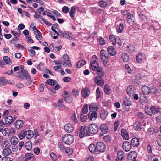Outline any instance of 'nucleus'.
Returning <instances> with one entry per match:
<instances>
[{
    "instance_id": "a18cd8bd",
    "label": "nucleus",
    "mask_w": 161,
    "mask_h": 161,
    "mask_svg": "<svg viewBox=\"0 0 161 161\" xmlns=\"http://www.w3.org/2000/svg\"><path fill=\"white\" fill-rule=\"evenodd\" d=\"M8 82V81L4 78L0 77V86H3Z\"/></svg>"
},
{
    "instance_id": "473e14b6",
    "label": "nucleus",
    "mask_w": 161,
    "mask_h": 161,
    "mask_svg": "<svg viewBox=\"0 0 161 161\" xmlns=\"http://www.w3.org/2000/svg\"><path fill=\"white\" fill-rule=\"evenodd\" d=\"M24 124L21 120H17L15 124V126L16 128L19 129L22 127Z\"/></svg>"
},
{
    "instance_id": "aec40b11",
    "label": "nucleus",
    "mask_w": 161,
    "mask_h": 161,
    "mask_svg": "<svg viewBox=\"0 0 161 161\" xmlns=\"http://www.w3.org/2000/svg\"><path fill=\"white\" fill-rule=\"evenodd\" d=\"M100 129L102 133L100 134V136H103V134L106 133L108 131V127L104 124H102L100 125Z\"/></svg>"
},
{
    "instance_id": "0eeeda50",
    "label": "nucleus",
    "mask_w": 161,
    "mask_h": 161,
    "mask_svg": "<svg viewBox=\"0 0 161 161\" xmlns=\"http://www.w3.org/2000/svg\"><path fill=\"white\" fill-rule=\"evenodd\" d=\"M123 104L122 105L123 108L124 109L125 111H128L129 110V108L128 107L125 109V106H129L131 104V102L130 100V99L127 97H124L123 99Z\"/></svg>"
},
{
    "instance_id": "6e6552de",
    "label": "nucleus",
    "mask_w": 161,
    "mask_h": 161,
    "mask_svg": "<svg viewBox=\"0 0 161 161\" xmlns=\"http://www.w3.org/2000/svg\"><path fill=\"white\" fill-rule=\"evenodd\" d=\"M15 130L12 128H6L3 130L2 133L5 136H8L12 134L15 133Z\"/></svg>"
},
{
    "instance_id": "49530a36",
    "label": "nucleus",
    "mask_w": 161,
    "mask_h": 161,
    "mask_svg": "<svg viewBox=\"0 0 161 161\" xmlns=\"http://www.w3.org/2000/svg\"><path fill=\"white\" fill-rule=\"evenodd\" d=\"M88 112V106L87 104H85L82 108L81 114H86Z\"/></svg>"
},
{
    "instance_id": "f704fd0d",
    "label": "nucleus",
    "mask_w": 161,
    "mask_h": 161,
    "mask_svg": "<svg viewBox=\"0 0 161 161\" xmlns=\"http://www.w3.org/2000/svg\"><path fill=\"white\" fill-rule=\"evenodd\" d=\"M108 113L106 111H102L100 113V117L101 119L103 120H104L106 119Z\"/></svg>"
},
{
    "instance_id": "1a4fd4ad",
    "label": "nucleus",
    "mask_w": 161,
    "mask_h": 161,
    "mask_svg": "<svg viewBox=\"0 0 161 161\" xmlns=\"http://www.w3.org/2000/svg\"><path fill=\"white\" fill-rule=\"evenodd\" d=\"M136 59L137 62L142 63L144 62L146 59L145 54L143 53H140L136 56Z\"/></svg>"
},
{
    "instance_id": "7ed1b4c3",
    "label": "nucleus",
    "mask_w": 161,
    "mask_h": 161,
    "mask_svg": "<svg viewBox=\"0 0 161 161\" xmlns=\"http://www.w3.org/2000/svg\"><path fill=\"white\" fill-rule=\"evenodd\" d=\"M88 129L86 126H81L80 129L79 130V136L80 138H82L84 136H89V132L88 130Z\"/></svg>"
},
{
    "instance_id": "f3484780",
    "label": "nucleus",
    "mask_w": 161,
    "mask_h": 161,
    "mask_svg": "<svg viewBox=\"0 0 161 161\" xmlns=\"http://www.w3.org/2000/svg\"><path fill=\"white\" fill-rule=\"evenodd\" d=\"M64 128L65 131L69 133L71 132L74 130L73 126L70 123L65 125Z\"/></svg>"
},
{
    "instance_id": "ddd939ff",
    "label": "nucleus",
    "mask_w": 161,
    "mask_h": 161,
    "mask_svg": "<svg viewBox=\"0 0 161 161\" xmlns=\"http://www.w3.org/2000/svg\"><path fill=\"white\" fill-rule=\"evenodd\" d=\"M110 41L112 43L113 45L114 44H117L119 46H120V41L118 40V42H117L118 38H115V36L114 35H111L109 37Z\"/></svg>"
},
{
    "instance_id": "423d86ee",
    "label": "nucleus",
    "mask_w": 161,
    "mask_h": 161,
    "mask_svg": "<svg viewBox=\"0 0 161 161\" xmlns=\"http://www.w3.org/2000/svg\"><path fill=\"white\" fill-rule=\"evenodd\" d=\"M99 128L98 126L95 124H90L88 127V132L90 133L95 134L98 131Z\"/></svg>"
},
{
    "instance_id": "c9c22d12",
    "label": "nucleus",
    "mask_w": 161,
    "mask_h": 161,
    "mask_svg": "<svg viewBox=\"0 0 161 161\" xmlns=\"http://www.w3.org/2000/svg\"><path fill=\"white\" fill-rule=\"evenodd\" d=\"M143 93H140L139 94V99L142 102H146V96Z\"/></svg>"
},
{
    "instance_id": "a211bd4d",
    "label": "nucleus",
    "mask_w": 161,
    "mask_h": 161,
    "mask_svg": "<svg viewBox=\"0 0 161 161\" xmlns=\"http://www.w3.org/2000/svg\"><path fill=\"white\" fill-rule=\"evenodd\" d=\"M62 37L68 39H73L72 33L70 32L69 31H67L64 32V34H62Z\"/></svg>"
},
{
    "instance_id": "864d4df0",
    "label": "nucleus",
    "mask_w": 161,
    "mask_h": 161,
    "mask_svg": "<svg viewBox=\"0 0 161 161\" xmlns=\"http://www.w3.org/2000/svg\"><path fill=\"white\" fill-rule=\"evenodd\" d=\"M139 16V17L140 19L142 21H145V20L146 19V18L145 15L143 14L139 13L138 14Z\"/></svg>"
},
{
    "instance_id": "603ef678",
    "label": "nucleus",
    "mask_w": 161,
    "mask_h": 161,
    "mask_svg": "<svg viewBox=\"0 0 161 161\" xmlns=\"http://www.w3.org/2000/svg\"><path fill=\"white\" fill-rule=\"evenodd\" d=\"M25 136V131H23L21 132L20 133L18 134V136L19 138L21 140L24 138Z\"/></svg>"
},
{
    "instance_id": "8fccbe9b",
    "label": "nucleus",
    "mask_w": 161,
    "mask_h": 161,
    "mask_svg": "<svg viewBox=\"0 0 161 161\" xmlns=\"http://www.w3.org/2000/svg\"><path fill=\"white\" fill-rule=\"evenodd\" d=\"M92 12L93 13H96L97 14H99L102 13V10L98 8H93Z\"/></svg>"
},
{
    "instance_id": "c756f323",
    "label": "nucleus",
    "mask_w": 161,
    "mask_h": 161,
    "mask_svg": "<svg viewBox=\"0 0 161 161\" xmlns=\"http://www.w3.org/2000/svg\"><path fill=\"white\" fill-rule=\"evenodd\" d=\"M76 12V8L74 6L72 7L71 8L69 12V15L72 19H73V18H74Z\"/></svg>"
},
{
    "instance_id": "37998d69",
    "label": "nucleus",
    "mask_w": 161,
    "mask_h": 161,
    "mask_svg": "<svg viewBox=\"0 0 161 161\" xmlns=\"http://www.w3.org/2000/svg\"><path fill=\"white\" fill-rule=\"evenodd\" d=\"M32 143L31 142H27L25 145L26 149L28 151L31 150L32 148Z\"/></svg>"
},
{
    "instance_id": "e2e57ef3",
    "label": "nucleus",
    "mask_w": 161,
    "mask_h": 161,
    "mask_svg": "<svg viewBox=\"0 0 161 161\" xmlns=\"http://www.w3.org/2000/svg\"><path fill=\"white\" fill-rule=\"evenodd\" d=\"M11 33L15 37V38L16 40H17V37L19 36V34L17 32H15L14 30H11Z\"/></svg>"
},
{
    "instance_id": "f257e3e1",
    "label": "nucleus",
    "mask_w": 161,
    "mask_h": 161,
    "mask_svg": "<svg viewBox=\"0 0 161 161\" xmlns=\"http://www.w3.org/2000/svg\"><path fill=\"white\" fill-rule=\"evenodd\" d=\"M142 90L144 94L147 95L154 94L158 92L157 89L156 87L153 86H148L145 85L142 86Z\"/></svg>"
},
{
    "instance_id": "ea45409f",
    "label": "nucleus",
    "mask_w": 161,
    "mask_h": 161,
    "mask_svg": "<svg viewBox=\"0 0 161 161\" xmlns=\"http://www.w3.org/2000/svg\"><path fill=\"white\" fill-rule=\"evenodd\" d=\"M3 59L5 63L4 64H8L11 65V61L10 58L7 56H4L3 57Z\"/></svg>"
},
{
    "instance_id": "680f3d73",
    "label": "nucleus",
    "mask_w": 161,
    "mask_h": 161,
    "mask_svg": "<svg viewBox=\"0 0 161 161\" xmlns=\"http://www.w3.org/2000/svg\"><path fill=\"white\" fill-rule=\"evenodd\" d=\"M34 153L36 155H38L39 154L40 152V150L39 147H37L34 149Z\"/></svg>"
},
{
    "instance_id": "13d9d810",
    "label": "nucleus",
    "mask_w": 161,
    "mask_h": 161,
    "mask_svg": "<svg viewBox=\"0 0 161 161\" xmlns=\"http://www.w3.org/2000/svg\"><path fill=\"white\" fill-rule=\"evenodd\" d=\"M120 122L119 121H115L114 123V130L115 131H116L117 129V128L118 127L119 125V124Z\"/></svg>"
},
{
    "instance_id": "69168bd1",
    "label": "nucleus",
    "mask_w": 161,
    "mask_h": 161,
    "mask_svg": "<svg viewBox=\"0 0 161 161\" xmlns=\"http://www.w3.org/2000/svg\"><path fill=\"white\" fill-rule=\"evenodd\" d=\"M2 161H12V158H11L5 157H3L2 159Z\"/></svg>"
},
{
    "instance_id": "6ab92c4d",
    "label": "nucleus",
    "mask_w": 161,
    "mask_h": 161,
    "mask_svg": "<svg viewBox=\"0 0 161 161\" xmlns=\"http://www.w3.org/2000/svg\"><path fill=\"white\" fill-rule=\"evenodd\" d=\"M135 130L137 131H141L142 129L141 123L139 121L136 122L133 125Z\"/></svg>"
},
{
    "instance_id": "c03bdc74",
    "label": "nucleus",
    "mask_w": 161,
    "mask_h": 161,
    "mask_svg": "<svg viewBox=\"0 0 161 161\" xmlns=\"http://www.w3.org/2000/svg\"><path fill=\"white\" fill-rule=\"evenodd\" d=\"M121 58L123 59V60L124 62H127L129 59V56L126 54L123 53L121 56Z\"/></svg>"
},
{
    "instance_id": "bb28decb",
    "label": "nucleus",
    "mask_w": 161,
    "mask_h": 161,
    "mask_svg": "<svg viewBox=\"0 0 161 161\" xmlns=\"http://www.w3.org/2000/svg\"><path fill=\"white\" fill-rule=\"evenodd\" d=\"M107 51L109 54L111 56L114 55L116 53L114 48L112 46H109L108 47Z\"/></svg>"
},
{
    "instance_id": "cd10ccee",
    "label": "nucleus",
    "mask_w": 161,
    "mask_h": 161,
    "mask_svg": "<svg viewBox=\"0 0 161 161\" xmlns=\"http://www.w3.org/2000/svg\"><path fill=\"white\" fill-rule=\"evenodd\" d=\"M34 135L33 132L31 130H29L25 132V136L27 139H30L32 138Z\"/></svg>"
},
{
    "instance_id": "7c9ffc66",
    "label": "nucleus",
    "mask_w": 161,
    "mask_h": 161,
    "mask_svg": "<svg viewBox=\"0 0 161 161\" xmlns=\"http://www.w3.org/2000/svg\"><path fill=\"white\" fill-rule=\"evenodd\" d=\"M88 149L89 151L92 153H95L96 152L97 150L96 149V145L94 144H91L89 146Z\"/></svg>"
},
{
    "instance_id": "052dcab7",
    "label": "nucleus",
    "mask_w": 161,
    "mask_h": 161,
    "mask_svg": "<svg viewBox=\"0 0 161 161\" xmlns=\"http://www.w3.org/2000/svg\"><path fill=\"white\" fill-rule=\"evenodd\" d=\"M69 8L67 6H64L63 7L62 10L64 13H66L69 10Z\"/></svg>"
},
{
    "instance_id": "5701e85b",
    "label": "nucleus",
    "mask_w": 161,
    "mask_h": 161,
    "mask_svg": "<svg viewBox=\"0 0 161 161\" xmlns=\"http://www.w3.org/2000/svg\"><path fill=\"white\" fill-rule=\"evenodd\" d=\"M121 136L124 139H128L129 138V134L126 129H121Z\"/></svg>"
},
{
    "instance_id": "58836bf2",
    "label": "nucleus",
    "mask_w": 161,
    "mask_h": 161,
    "mask_svg": "<svg viewBox=\"0 0 161 161\" xmlns=\"http://www.w3.org/2000/svg\"><path fill=\"white\" fill-rule=\"evenodd\" d=\"M5 121L6 123L8 124H10L13 122L14 120L13 118L11 116H8L6 117L5 119Z\"/></svg>"
},
{
    "instance_id": "79ce46f5",
    "label": "nucleus",
    "mask_w": 161,
    "mask_h": 161,
    "mask_svg": "<svg viewBox=\"0 0 161 161\" xmlns=\"http://www.w3.org/2000/svg\"><path fill=\"white\" fill-rule=\"evenodd\" d=\"M104 92L107 94L110 93L111 90L108 84H105L104 86Z\"/></svg>"
},
{
    "instance_id": "c85d7f7f",
    "label": "nucleus",
    "mask_w": 161,
    "mask_h": 161,
    "mask_svg": "<svg viewBox=\"0 0 161 161\" xmlns=\"http://www.w3.org/2000/svg\"><path fill=\"white\" fill-rule=\"evenodd\" d=\"M89 110L91 112H96L97 110V107L95 103H92L89 105Z\"/></svg>"
},
{
    "instance_id": "a878e982",
    "label": "nucleus",
    "mask_w": 161,
    "mask_h": 161,
    "mask_svg": "<svg viewBox=\"0 0 161 161\" xmlns=\"http://www.w3.org/2000/svg\"><path fill=\"white\" fill-rule=\"evenodd\" d=\"M97 117V115L96 112H92L90 114H89L88 116V119L91 121L95 120Z\"/></svg>"
},
{
    "instance_id": "09e8293b",
    "label": "nucleus",
    "mask_w": 161,
    "mask_h": 161,
    "mask_svg": "<svg viewBox=\"0 0 161 161\" xmlns=\"http://www.w3.org/2000/svg\"><path fill=\"white\" fill-rule=\"evenodd\" d=\"M97 42L101 45H104L105 44V42L103 38L100 37L97 39Z\"/></svg>"
},
{
    "instance_id": "9d476101",
    "label": "nucleus",
    "mask_w": 161,
    "mask_h": 161,
    "mask_svg": "<svg viewBox=\"0 0 161 161\" xmlns=\"http://www.w3.org/2000/svg\"><path fill=\"white\" fill-rule=\"evenodd\" d=\"M58 146L60 150L62 151H65V152L69 155L73 153V150H71L69 152H68V150H69V148L67 147L66 148L64 144L62 142H59L58 144Z\"/></svg>"
},
{
    "instance_id": "de8ad7c7",
    "label": "nucleus",
    "mask_w": 161,
    "mask_h": 161,
    "mask_svg": "<svg viewBox=\"0 0 161 161\" xmlns=\"http://www.w3.org/2000/svg\"><path fill=\"white\" fill-rule=\"evenodd\" d=\"M18 140L16 137H13L10 140L11 143L13 145H15L18 143Z\"/></svg>"
},
{
    "instance_id": "dca6fc26",
    "label": "nucleus",
    "mask_w": 161,
    "mask_h": 161,
    "mask_svg": "<svg viewBox=\"0 0 161 161\" xmlns=\"http://www.w3.org/2000/svg\"><path fill=\"white\" fill-rule=\"evenodd\" d=\"M94 81L95 83L99 86H102L104 84V80L99 76H96L95 77Z\"/></svg>"
},
{
    "instance_id": "393cba45",
    "label": "nucleus",
    "mask_w": 161,
    "mask_h": 161,
    "mask_svg": "<svg viewBox=\"0 0 161 161\" xmlns=\"http://www.w3.org/2000/svg\"><path fill=\"white\" fill-rule=\"evenodd\" d=\"M90 93V91L87 88H85L81 91V94L84 98H87Z\"/></svg>"
},
{
    "instance_id": "4c0bfd02",
    "label": "nucleus",
    "mask_w": 161,
    "mask_h": 161,
    "mask_svg": "<svg viewBox=\"0 0 161 161\" xmlns=\"http://www.w3.org/2000/svg\"><path fill=\"white\" fill-rule=\"evenodd\" d=\"M110 3H107L106 2L104 1L103 0L99 1L98 2L99 5L103 8H105L107 7L108 6V4Z\"/></svg>"
},
{
    "instance_id": "412c9836",
    "label": "nucleus",
    "mask_w": 161,
    "mask_h": 161,
    "mask_svg": "<svg viewBox=\"0 0 161 161\" xmlns=\"http://www.w3.org/2000/svg\"><path fill=\"white\" fill-rule=\"evenodd\" d=\"M131 144L134 147H136L139 144V141L138 139L136 137H135L131 139Z\"/></svg>"
},
{
    "instance_id": "6e6d98bb",
    "label": "nucleus",
    "mask_w": 161,
    "mask_h": 161,
    "mask_svg": "<svg viewBox=\"0 0 161 161\" xmlns=\"http://www.w3.org/2000/svg\"><path fill=\"white\" fill-rule=\"evenodd\" d=\"M96 98L98 99L100 97L101 95V93L99 89V88L98 87H97L96 89Z\"/></svg>"
},
{
    "instance_id": "4be33fe9",
    "label": "nucleus",
    "mask_w": 161,
    "mask_h": 161,
    "mask_svg": "<svg viewBox=\"0 0 161 161\" xmlns=\"http://www.w3.org/2000/svg\"><path fill=\"white\" fill-rule=\"evenodd\" d=\"M12 151L11 149L8 148H5L3 150L2 154L5 157H7L8 156L10 155Z\"/></svg>"
},
{
    "instance_id": "3c124183",
    "label": "nucleus",
    "mask_w": 161,
    "mask_h": 161,
    "mask_svg": "<svg viewBox=\"0 0 161 161\" xmlns=\"http://www.w3.org/2000/svg\"><path fill=\"white\" fill-rule=\"evenodd\" d=\"M64 100L67 103H69L72 101V98L71 96H68L67 97L65 96Z\"/></svg>"
},
{
    "instance_id": "338daca9",
    "label": "nucleus",
    "mask_w": 161,
    "mask_h": 161,
    "mask_svg": "<svg viewBox=\"0 0 161 161\" xmlns=\"http://www.w3.org/2000/svg\"><path fill=\"white\" fill-rule=\"evenodd\" d=\"M83 64L81 63V61H78L76 64V67L77 68H80L81 67H82L83 66L82 65Z\"/></svg>"
},
{
    "instance_id": "e433bc0d",
    "label": "nucleus",
    "mask_w": 161,
    "mask_h": 161,
    "mask_svg": "<svg viewBox=\"0 0 161 161\" xmlns=\"http://www.w3.org/2000/svg\"><path fill=\"white\" fill-rule=\"evenodd\" d=\"M150 109L152 112V114H155L159 112V110L157 108L154 106H152L151 107Z\"/></svg>"
},
{
    "instance_id": "4468645a",
    "label": "nucleus",
    "mask_w": 161,
    "mask_h": 161,
    "mask_svg": "<svg viewBox=\"0 0 161 161\" xmlns=\"http://www.w3.org/2000/svg\"><path fill=\"white\" fill-rule=\"evenodd\" d=\"M135 87L131 85L128 86L126 90L127 93L130 96L133 95L135 93Z\"/></svg>"
},
{
    "instance_id": "2f4dec72",
    "label": "nucleus",
    "mask_w": 161,
    "mask_h": 161,
    "mask_svg": "<svg viewBox=\"0 0 161 161\" xmlns=\"http://www.w3.org/2000/svg\"><path fill=\"white\" fill-rule=\"evenodd\" d=\"M102 68L100 67L98 68V69L96 70L97 74L98 75L97 76L100 77V78H102L104 75V73L103 71H102Z\"/></svg>"
},
{
    "instance_id": "0e129e2a",
    "label": "nucleus",
    "mask_w": 161,
    "mask_h": 161,
    "mask_svg": "<svg viewBox=\"0 0 161 161\" xmlns=\"http://www.w3.org/2000/svg\"><path fill=\"white\" fill-rule=\"evenodd\" d=\"M47 83L51 85H55V82L52 79H49L47 80Z\"/></svg>"
},
{
    "instance_id": "20e7f679",
    "label": "nucleus",
    "mask_w": 161,
    "mask_h": 161,
    "mask_svg": "<svg viewBox=\"0 0 161 161\" xmlns=\"http://www.w3.org/2000/svg\"><path fill=\"white\" fill-rule=\"evenodd\" d=\"M137 155V153L135 151H132L130 152L127 155L128 161H137L136 158Z\"/></svg>"
},
{
    "instance_id": "39448f33",
    "label": "nucleus",
    "mask_w": 161,
    "mask_h": 161,
    "mask_svg": "<svg viewBox=\"0 0 161 161\" xmlns=\"http://www.w3.org/2000/svg\"><path fill=\"white\" fill-rule=\"evenodd\" d=\"M106 149V146L102 142H97L96 144V149L97 151L100 153L104 152Z\"/></svg>"
},
{
    "instance_id": "f03ea898",
    "label": "nucleus",
    "mask_w": 161,
    "mask_h": 161,
    "mask_svg": "<svg viewBox=\"0 0 161 161\" xmlns=\"http://www.w3.org/2000/svg\"><path fill=\"white\" fill-rule=\"evenodd\" d=\"M74 137L70 134H67L64 135L62 137V141L65 144L70 145L74 141Z\"/></svg>"
},
{
    "instance_id": "774afa93",
    "label": "nucleus",
    "mask_w": 161,
    "mask_h": 161,
    "mask_svg": "<svg viewBox=\"0 0 161 161\" xmlns=\"http://www.w3.org/2000/svg\"><path fill=\"white\" fill-rule=\"evenodd\" d=\"M103 139L106 142H108L110 140V137L109 136H104Z\"/></svg>"
},
{
    "instance_id": "4d7b16f0",
    "label": "nucleus",
    "mask_w": 161,
    "mask_h": 161,
    "mask_svg": "<svg viewBox=\"0 0 161 161\" xmlns=\"http://www.w3.org/2000/svg\"><path fill=\"white\" fill-rule=\"evenodd\" d=\"M121 151L120 150L118 152L117 154V156L115 159V161H121Z\"/></svg>"
},
{
    "instance_id": "a19ab883",
    "label": "nucleus",
    "mask_w": 161,
    "mask_h": 161,
    "mask_svg": "<svg viewBox=\"0 0 161 161\" xmlns=\"http://www.w3.org/2000/svg\"><path fill=\"white\" fill-rule=\"evenodd\" d=\"M33 157V154L31 153H29L26 154L25 156V158L24 159L25 161H27L30 160Z\"/></svg>"
},
{
    "instance_id": "9b49d317",
    "label": "nucleus",
    "mask_w": 161,
    "mask_h": 161,
    "mask_svg": "<svg viewBox=\"0 0 161 161\" xmlns=\"http://www.w3.org/2000/svg\"><path fill=\"white\" fill-rule=\"evenodd\" d=\"M100 55L101 60L102 62L108 60V54L104 50H102L100 51Z\"/></svg>"
},
{
    "instance_id": "5fc2aeb1",
    "label": "nucleus",
    "mask_w": 161,
    "mask_h": 161,
    "mask_svg": "<svg viewBox=\"0 0 161 161\" xmlns=\"http://www.w3.org/2000/svg\"><path fill=\"white\" fill-rule=\"evenodd\" d=\"M83 114H81L80 115V120L82 122L85 121L87 119L86 116L84 115Z\"/></svg>"
},
{
    "instance_id": "72a5a7b5",
    "label": "nucleus",
    "mask_w": 161,
    "mask_h": 161,
    "mask_svg": "<svg viewBox=\"0 0 161 161\" xmlns=\"http://www.w3.org/2000/svg\"><path fill=\"white\" fill-rule=\"evenodd\" d=\"M126 50L129 53H132L135 50V47L133 45H129L127 47Z\"/></svg>"
},
{
    "instance_id": "bf43d9fd",
    "label": "nucleus",
    "mask_w": 161,
    "mask_h": 161,
    "mask_svg": "<svg viewBox=\"0 0 161 161\" xmlns=\"http://www.w3.org/2000/svg\"><path fill=\"white\" fill-rule=\"evenodd\" d=\"M50 158L53 161H55L57 159V158L54 153L53 152L51 153L50 154Z\"/></svg>"
},
{
    "instance_id": "f8f14e48",
    "label": "nucleus",
    "mask_w": 161,
    "mask_h": 161,
    "mask_svg": "<svg viewBox=\"0 0 161 161\" xmlns=\"http://www.w3.org/2000/svg\"><path fill=\"white\" fill-rule=\"evenodd\" d=\"M131 144L128 141L124 142L122 145V148L125 151L128 152L131 148Z\"/></svg>"
},
{
    "instance_id": "b1692460",
    "label": "nucleus",
    "mask_w": 161,
    "mask_h": 161,
    "mask_svg": "<svg viewBox=\"0 0 161 161\" xmlns=\"http://www.w3.org/2000/svg\"><path fill=\"white\" fill-rule=\"evenodd\" d=\"M135 18L133 15L132 14L128 15L127 18V22L130 24H132L134 22Z\"/></svg>"
},
{
    "instance_id": "2eb2a0df",
    "label": "nucleus",
    "mask_w": 161,
    "mask_h": 161,
    "mask_svg": "<svg viewBox=\"0 0 161 161\" xmlns=\"http://www.w3.org/2000/svg\"><path fill=\"white\" fill-rule=\"evenodd\" d=\"M90 63L93 70L96 71L99 67L97 61L96 60H93L90 61Z\"/></svg>"
}]
</instances>
